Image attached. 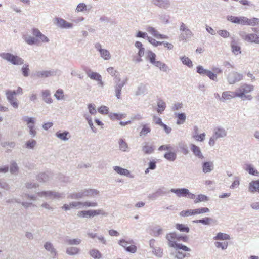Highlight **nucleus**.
Listing matches in <instances>:
<instances>
[{
	"label": "nucleus",
	"instance_id": "obj_4",
	"mask_svg": "<svg viewBox=\"0 0 259 259\" xmlns=\"http://www.w3.org/2000/svg\"><path fill=\"white\" fill-rule=\"evenodd\" d=\"M179 30L181 32L179 36V39L181 41L186 42L188 40L191 39L193 35L191 30L183 22L181 23Z\"/></svg>",
	"mask_w": 259,
	"mask_h": 259
},
{
	"label": "nucleus",
	"instance_id": "obj_42",
	"mask_svg": "<svg viewBox=\"0 0 259 259\" xmlns=\"http://www.w3.org/2000/svg\"><path fill=\"white\" fill-rule=\"evenodd\" d=\"M36 179L40 182H46L49 180V176L46 173L42 172L37 175Z\"/></svg>",
	"mask_w": 259,
	"mask_h": 259
},
{
	"label": "nucleus",
	"instance_id": "obj_63",
	"mask_svg": "<svg viewBox=\"0 0 259 259\" xmlns=\"http://www.w3.org/2000/svg\"><path fill=\"white\" fill-rule=\"evenodd\" d=\"M146 91V86L144 84H140L136 92V95L138 96L144 94Z\"/></svg>",
	"mask_w": 259,
	"mask_h": 259
},
{
	"label": "nucleus",
	"instance_id": "obj_6",
	"mask_svg": "<svg viewBox=\"0 0 259 259\" xmlns=\"http://www.w3.org/2000/svg\"><path fill=\"white\" fill-rule=\"evenodd\" d=\"M7 99L11 106L15 109L18 108L19 104L16 98V93L15 90H7L6 91Z\"/></svg>",
	"mask_w": 259,
	"mask_h": 259
},
{
	"label": "nucleus",
	"instance_id": "obj_56",
	"mask_svg": "<svg viewBox=\"0 0 259 259\" xmlns=\"http://www.w3.org/2000/svg\"><path fill=\"white\" fill-rule=\"evenodd\" d=\"M36 145V141L31 139L27 141L25 143L26 148L27 149H32Z\"/></svg>",
	"mask_w": 259,
	"mask_h": 259
},
{
	"label": "nucleus",
	"instance_id": "obj_22",
	"mask_svg": "<svg viewBox=\"0 0 259 259\" xmlns=\"http://www.w3.org/2000/svg\"><path fill=\"white\" fill-rule=\"evenodd\" d=\"M127 79L122 81L120 83H117L115 85V96L117 99H120L122 87L126 84Z\"/></svg>",
	"mask_w": 259,
	"mask_h": 259
},
{
	"label": "nucleus",
	"instance_id": "obj_34",
	"mask_svg": "<svg viewBox=\"0 0 259 259\" xmlns=\"http://www.w3.org/2000/svg\"><path fill=\"white\" fill-rule=\"evenodd\" d=\"M87 74L90 79L94 80H100V78H101V76L99 73L97 72H94L92 71L91 70H89L87 72Z\"/></svg>",
	"mask_w": 259,
	"mask_h": 259
},
{
	"label": "nucleus",
	"instance_id": "obj_16",
	"mask_svg": "<svg viewBox=\"0 0 259 259\" xmlns=\"http://www.w3.org/2000/svg\"><path fill=\"white\" fill-rule=\"evenodd\" d=\"M152 3L156 6L164 9H167L170 6L169 0H152Z\"/></svg>",
	"mask_w": 259,
	"mask_h": 259
},
{
	"label": "nucleus",
	"instance_id": "obj_25",
	"mask_svg": "<svg viewBox=\"0 0 259 259\" xmlns=\"http://www.w3.org/2000/svg\"><path fill=\"white\" fill-rule=\"evenodd\" d=\"M248 190L251 193L258 192L259 193V180L252 181L250 182Z\"/></svg>",
	"mask_w": 259,
	"mask_h": 259
},
{
	"label": "nucleus",
	"instance_id": "obj_13",
	"mask_svg": "<svg viewBox=\"0 0 259 259\" xmlns=\"http://www.w3.org/2000/svg\"><path fill=\"white\" fill-rule=\"evenodd\" d=\"M32 34L36 38L38 39L39 42L41 41L42 42H49V39L45 35H44L38 29L33 28L32 29Z\"/></svg>",
	"mask_w": 259,
	"mask_h": 259
},
{
	"label": "nucleus",
	"instance_id": "obj_23",
	"mask_svg": "<svg viewBox=\"0 0 259 259\" xmlns=\"http://www.w3.org/2000/svg\"><path fill=\"white\" fill-rule=\"evenodd\" d=\"M213 168L214 165L212 161L204 162L202 163V171L204 173L210 172Z\"/></svg>",
	"mask_w": 259,
	"mask_h": 259
},
{
	"label": "nucleus",
	"instance_id": "obj_5",
	"mask_svg": "<svg viewBox=\"0 0 259 259\" xmlns=\"http://www.w3.org/2000/svg\"><path fill=\"white\" fill-rule=\"evenodd\" d=\"M37 194L39 197H45L49 199H61L65 198L64 193L53 191L39 192Z\"/></svg>",
	"mask_w": 259,
	"mask_h": 259
},
{
	"label": "nucleus",
	"instance_id": "obj_35",
	"mask_svg": "<svg viewBox=\"0 0 259 259\" xmlns=\"http://www.w3.org/2000/svg\"><path fill=\"white\" fill-rule=\"evenodd\" d=\"M79 252L80 249L76 247H69L66 250V253L71 256L77 255Z\"/></svg>",
	"mask_w": 259,
	"mask_h": 259
},
{
	"label": "nucleus",
	"instance_id": "obj_61",
	"mask_svg": "<svg viewBox=\"0 0 259 259\" xmlns=\"http://www.w3.org/2000/svg\"><path fill=\"white\" fill-rule=\"evenodd\" d=\"M10 172L12 175H16L18 171V167L16 162H13L11 164L10 168Z\"/></svg>",
	"mask_w": 259,
	"mask_h": 259
},
{
	"label": "nucleus",
	"instance_id": "obj_26",
	"mask_svg": "<svg viewBox=\"0 0 259 259\" xmlns=\"http://www.w3.org/2000/svg\"><path fill=\"white\" fill-rule=\"evenodd\" d=\"M55 135L58 138L64 141H68L71 137L69 132L67 131H65L63 132L58 131L56 133Z\"/></svg>",
	"mask_w": 259,
	"mask_h": 259
},
{
	"label": "nucleus",
	"instance_id": "obj_41",
	"mask_svg": "<svg viewBox=\"0 0 259 259\" xmlns=\"http://www.w3.org/2000/svg\"><path fill=\"white\" fill-rule=\"evenodd\" d=\"M158 108L157 111L159 113H162L166 108V103L161 99H159L157 101Z\"/></svg>",
	"mask_w": 259,
	"mask_h": 259
},
{
	"label": "nucleus",
	"instance_id": "obj_10",
	"mask_svg": "<svg viewBox=\"0 0 259 259\" xmlns=\"http://www.w3.org/2000/svg\"><path fill=\"white\" fill-rule=\"evenodd\" d=\"M103 215L104 216L107 215V213L105 212L102 209H91L88 210H85V218H91L98 215Z\"/></svg>",
	"mask_w": 259,
	"mask_h": 259
},
{
	"label": "nucleus",
	"instance_id": "obj_52",
	"mask_svg": "<svg viewBox=\"0 0 259 259\" xmlns=\"http://www.w3.org/2000/svg\"><path fill=\"white\" fill-rule=\"evenodd\" d=\"M178 119L177 121V124L178 125L183 124L186 120V115L184 113H178L177 115Z\"/></svg>",
	"mask_w": 259,
	"mask_h": 259
},
{
	"label": "nucleus",
	"instance_id": "obj_7",
	"mask_svg": "<svg viewBox=\"0 0 259 259\" xmlns=\"http://www.w3.org/2000/svg\"><path fill=\"white\" fill-rule=\"evenodd\" d=\"M243 79V75L236 71H231L227 76V80L229 84H234Z\"/></svg>",
	"mask_w": 259,
	"mask_h": 259
},
{
	"label": "nucleus",
	"instance_id": "obj_53",
	"mask_svg": "<svg viewBox=\"0 0 259 259\" xmlns=\"http://www.w3.org/2000/svg\"><path fill=\"white\" fill-rule=\"evenodd\" d=\"M178 146L181 150V151L185 155H187L189 153V150L187 145L184 143H179Z\"/></svg>",
	"mask_w": 259,
	"mask_h": 259
},
{
	"label": "nucleus",
	"instance_id": "obj_45",
	"mask_svg": "<svg viewBox=\"0 0 259 259\" xmlns=\"http://www.w3.org/2000/svg\"><path fill=\"white\" fill-rule=\"evenodd\" d=\"M119 149L122 151L125 152L128 149V145L125 141L122 139H120L118 141Z\"/></svg>",
	"mask_w": 259,
	"mask_h": 259
},
{
	"label": "nucleus",
	"instance_id": "obj_1",
	"mask_svg": "<svg viewBox=\"0 0 259 259\" xmlns=\"http://www.w3.org/2000/svg\"><path fill=\"white\" fill-rule=\"evenodd\" d=\"M254 87L252 84L243 83L240 87L236 89L237 97L241 98L242 100H251L252 97L250 95H247L254 90Z\"/></svg>",
	"mask_w": 259,
	"mask_h": 259
},
{
	"label": "nucleus",
	"instance_id": "obj_40",
	"mask_svg": "<svg viewBox=\"0 0 259 259\" xmlns=\"http://www.w3.org/2000/svg\"><path fill=\"white\" fill-rule=\"evenodd\" d=\"M214 240H230V237L227 234L223 233L221 232L218 233L217 235L213 237Z\"/></svg>",
	"mask_w": 259,
	"mask_h": 259
},
{
	"label": "nucleus",
	"instance_id": "obj_12",
	"mask_svg": "<svg viewBox=\"0 0 259 259\" xmlns=\"http://www.w3.org/2000/svg\"><path fill=\"white\" fill-rule=\"evenodd\" d=\"M45 249L50 253L51 258H55L57 255V251L50 242H46L44 245Z\"/></svg>",
	"mask_w": 259,
	"mask_h": 259
},
{
	"label": "nucleus",
	"instance_id": "obj_19",
	"mask_svg": "<svg viewBox=\"0 0 259 259\" xmlns=\"http://www.w3.org/2000/svg\"><path fill=\"white\" fill-rule=\"evenodd\" d=\"M83 198L94 197L98 195L99 191L94 189H85L82 190Z\"/></svg>",
	"mask_w": 259,
	"mask_h": 259
},
{
	"label": "nucleus",
	"instance_id": "obj_18",
	"mask_svg": "<svg viewBox=\"0 0 259 259\" xmlns=\"http://www.w3.org/2000/svg\"><path fill=\"white\" fill-rule=\"evenodd\" d=\"M190 149L194 155L200 159H203L204 158L202 153L201 151V149L199 147L196 146L194 144L190 145Z\"/></svg>",
	"mask_w": 259,
	"mask_h": 259
},
{
	"label": "nucleus",
	"instance_id": "obj_21",
	"mask_svg": "<svg viewBox=\"0 0 259 259\" xmlns=\"http://www.w3.org/2000/svg\"><path fill=\"white\" fill-rule=\"evenodd\" d=\"M215 138H223L226 136L227 131L221 127H216L214 130V135Z\"/></svg>",
	"mask_w": 259,
	"mask_h": 259
},
{
	"label": "nucleus",
	"instance_id": "obj_11",
	"mask_svg": "<svg viewBox=\"0 0 259 259\" xmlns=\"http://www.w3.org/2000/svg\"><path fill=\"white\" fill-rule=\"evenodd\" d=\"M57 25L61 28L69 29L73 27V24L68 22L65 20L61 18H55Z\"/></svg>",
	"mask_w": 259,
	"mask_h": 259
},
{
	"label": "nucleus",
	"instance_id": "obj_60",
	"mask_svg": "<svg viewBox=\"0 0 259 259\" xmlns=\"http://www.w3.org/2000/svg\"><path fill=\"white\" fill-rule=\"evenodd\" d=\"M153 253L158 257L162 256V250L159 247H155L152 249Z\"/></svg>",
	"mask_w": 259,
	"mask_h": 259
},
{
	"label": "nucleus",
	"instance_id": "obj_62",
	"mask_svg": "<svg viewBox=\"0 0 259 259\" xmlns=\"http://www.w3.org/2000/svg\"><path fill=\"white\" fill-rule=\"evenodd\" d=\"M29 128V133L31 137H34L36 135V131L34 128V124H31L27 126Z\"/></svg>",
	"mask_w": 259,
	"mask_h": 259
},
{
	"label": "nucleus",
	"instance_id": "obj_30",
	"mask_svg": "<svg viewBox=\"0 0 259 259\" xmlns=\"http://www.w3.org/2000/svg\"><path fill=\"white\" fill-rule=\"evenodd\" d=\"M65 242L69 245H78L80 244L81 240L79 238H66Z\"/></svg>",
	"mask_w": 259,
	"mask_h": 259
},
{
	"label": "nucleus",
	"instance_id": "obj_28",
	"mask_svg": "<svg viewBox=\"0 0 259 259\" xmlns=\"http://www.w3.org/2000/svg\"><path fill=\"white\" fill-rule=\"evenodd\" d=\"M215 221L211 218L205 217L202 219L193 221V222L194 223H201L205 225H209L212 223H215Z\"/></svg>",
	"mask_w": 259,
	"mask_h": 259
},
{
	"label": "nucleus",
	"instance_id": "obj_2",
	"mask_svg": "<svg viewBox=\"0 0 259 259\" xmlns=\"http://www.w3.org/2000/svg\"><path fill=\"white\" fill-rule=\"evenodd\" d=\"M177 237V234L175 232H171L166 235V238L168 241V246L175 248L176 250L180 249L185 251H190V248L187 246L172 241V240L176 239Z\"/></svg>",
	"mask_w": 259,
	"mask_h": 259
},
{
	"label": "nucleus",
	"instance_id": "obj_36",
	"mask_svg": "<svg viewBox=\"0 0 259 259\" xmlns=\"http://www.w3.org/2000/svg\"><path fill=\"white\" fill-rule=\"evenodd\" d=\"M126 116V114L125 113H110L109 115V117L111 120H120L123 118H124Z\"/></svg>",
	"mask_w": 259,
	"mask_h": 259
},
{
	"label": "nucleus",
	"instance_id": "obj_51",
	"mask_svg": "<svg viewBox=\"0 0 259 259\" xmlns=\"http://www.w3.org/2000/svg\"><path fill=\"white\" fill-rule=\"evenodd\" d=\"M68 197L72 199H79L83 198L82 190L77 193H71L69 195Z\"/></svg>",
	"mask_w": 259,
	"mask_h": 259
},
{
	"label": "nucleus",
	"instance_id": "obj_17",
	"mask_svg": "<svg viewBox=\"0 0 259 259\" xmlns=\"http://www.w3.org/2000/svg\"><path fill=\"white\" fill-rule=\"evenodd\" d=\"M170 192L175 193L178 197H186L187 194H188V189L187 188H171Z\"/></svg>",
	"mask_w": 259,
	"mask_h": 259
},
{
	"label": "nucleus",
	"instance_id": "obj_49",
	"mask_svg": "<svg viewBox=\"0 0 259 259\" xmlns=\"http://www.w3.org/2000/svg\"><path fill=\"white\" fill-rule=\"evenodd\" d=\"M153 236L158 237L162 234L163 229L160 226L154 227L152 230Z\"/></svg>",
	"mask_w": 259,
	"mask_h": 259
},
{
	"label": "nucleus",
	"instance_id": "obj_54",
	"mask_svg": "<svg viewBox=\"0 0 259 259\" xmlns=\"http://www.w3.org/2000/svg\"><path fill=\"white\" fill-rule=\"evenodd\" d=\"M100 53L101 57L104 60H109L111 57L110 54L107 50L103 49V50L101 51Z\"/></svg>",
	"mask_w": 259,
	"mask_h": 259
},
{
	"label": "nucleus",
	"instance_id": "obj_31",
	"mask_svg": "<svg viewBox=\"0 0 259 259\" xmlns=\"http://www.w3.org/2000/svg\"><path fill=\"white\" fill-rule=\"evenodd\" d=\"M231 46L232 51L235 55H236L241 53L240 47L237 45V42L235 40L232 41Z\"/></svg>",
	"mask_w": 259,
	"mask_h": 259
},
{
	"label": "nucleus",
	"instance_id": "obj_46",
	"mask_svg": "<svg viewBox=\"0 0 259 259\" xmlns=\"http://www.w3.org/2000/svg\"><path fill=\"white\" fill-rule=\"evenodd\" d=\"M183 64L191 68L193 66L192 61L187 57L184 56L180 58Z\"/></svg>",
	"mask_w": 259,
	"mask_h": 259
},
{
	"label": "nucleus",
	"instance_id": "obj_3",
	"mask_svg": "<svg viewBox=\"0 0 259 259\" xmlns=\"http://www.w3.org/2000/svg\"><path fill=\"white\" fill-rule=\"evenodd\" d=\"M0 57L3 59L10 62L13 65H20L23 64L24 60L21 57L9 53H2Z\"/></svg>",
	"mask_w": 259,
	"mask_h": 259
},
{
	"label": "nucleus",
	"instance_id": "obj_9",
	"mask_svg": "<svg viewBox=\"0 0 259 259\" xmlns=\"http://www.w3.org/2000/svg\"><path fill=\"white\" fill-rule=\"evenodd\" d=\"M155 149V146L150 142H144L142 143V150L145 154H152Z\"/></svg>",
	"mask_w": 259,
	"mask_h": 259
},
{
	"label": "nucleus",
	"instance_id": "obj_48",
	"mask_svg": "<svg viewBox=\"0 0 259 259\" xmlns=\"http://www.w3.org/2000/svg\"><path fill=\"white\" fill-rule=\"evenodd\" d=\"M154 65L164 72H166L168 69V66L161 61H156Z\"/></svg>",
	"mask_w": 259,
	"mask_h": 259
},
{
	"label": "nucleus",
	"instance_id": "obj_57",
	"mask_svg": "<svg viewBox=\"0 0 259 259\" xmlns=\"http://www.w3.org/2000/svg\"><path fill=\"white\" fill-rule=\"evenodd\" d=\"M190 254L189 253L186 254L180 251H176L175 257L177 259H183L186 257H189Z\"/></svg>",
	"mask_w": 259,
	"mask_h": 259
},
{
	"label": "nucleus",
	"instance_id": "obj_14",
	"mask_svg": "<svg viewBox=\"0 0 259 259\" xmlns=\"http://www.w3.org/2000/svg\"><path fill=\"white\" fill-rule=\"evenodd\" d=\"M235 97H237L236 90L234 92L225 91L223 92L221 98H220V100L224 102L226 100H231Z\"/></svg>",
	"mask_w": 259,
	"mask_h": 259
},
{
	"label": "nucleus",
	"instance_id": "obj_37",
	"mask_svg": "<svg viewBox=\"0 0 259 259\" xmlns=\"http://www.w3.org/2000/svg\"><path fill=\"white\" fill-rule=\"evenodd\" d=\"M151 132V128L147 124L142 125V128L139 133L140 137H145Z\"/></svg>",
	"mask_w": 259,
	"mask_h": 259
},
{
	"label": "nucleus",
	"instance_id": "obj_38",
	"mask_svg": "<svg viewBox=\"0 0 259 259\" xmlns=\"http://www.w3.org/2000/svg\"><path fill=\"white\" fill-rule=\"evenodd\" d=\"M113 169L118 174L123 175V176H128L130 174L129 171L126 169L120 167L119 166H114L113 167Z\"/></svg>",
	"mask_w": 259,
	"mask_h": 259
},
{
	"label": "nucleus",
	"instance_id": "obj_44",
	"mask_svg": "<svg viewBox=\"0 0 259 259\" xmlns=\"http://www.w3.org/2000/svg\"><path fill=\"white\" fill-rule=\"evenodd\" d=\"M209 200L208 197L203 194H199L195 198L194 202L195 204L198 203L200 202H207Z\"/></svg>",
	"mask_w": 259,
	"mask_h": 259
},
{
	"label": "nucleus",
	"instance_id": "obj_43",
	"mask_svg": "<svg viewBox=\"0 0 259 259\" xmlns=\"http://www.w3.org/2000/svg\"><path fill=\"white\" fill-rule=\"evenodd\" d=\"M164 157L168 161H174L177 158V154L173 152H169L164 154Z\"/></svg>",
	"mask_w": 259,
	"mask_h": 259
},
{
	"label": "nucleus",
	"instance_id": "obj_20",
	"mask_svg": "<svg viewBox=\"0 0 259 259\" xmlns=\"http://www.w3.org/2000/svg\"><path fill=\"white\" fill-rule=\"evenodd\" d=\"M245 17H236L233 16H228L227 17V20L236 24H239L245 25Z\"/></svg>",
	"mask_w": 259,
	"mask_h": 259
},
{
	"label": "nucleus",
	"instance_id": "obj_64",
	"mask_svg": "<svg viewBox=\"0 0 259 259\" xmlns=\"http://www.w3.org/2000/svg\"><path fill=\"white\" fill-rule=\"evenodd\" d=\"M147 30L148 32H149L150 33H151L154 37H157L158 36L159 32L153 27L149 26Z\"/></svg>",
	"mask_w": 259,
	"mask_h": 259
},
{
	"label": "nucleus",
	"instance_id": "obj_50",
	"mask_svg": "<svg viewBox=\"0 0 259 259\" xmlns=\"http://www.w3.org/2000/svg\"><path fill=\"white\" fill-rule=\"evenodd\" d=\"M176 228L181 232H185L186 233H188L190 230V229L188 226L181 224H177L176 225Z\"/></svg>",
	"mask_w": 259,
	"mask_h": 259
},
{
	"label": "nucleus",
	"instance_id": "obj_27",
	"mask_svg": "<svg viewBox=\"0 0 259 259\" xmlns=\"http://www.w3.org/2000/svg\"><path fill=\"white\" fill-rule=\"evenodd\" d=\"M244 169L247 171L250 175L259 176V172L253 167L251 164H246L244 166Z\"/></svg>",
	"mask_w": 259,
	"mask_h": 259
},
{
	"label": "nucleus",
	"instance_id": "obj_29",
	"mask_svg": "<svg viewBox=\"0 0 259 259\" xmlns=\"http://www.w3.org/2000/svg\"><path fill=\"white\" fill-rule=\"evenodd\" d=\"M245 25L252 26L259 25V18L254 17L249 19L245 17Z\"/></svg>",
	"mask_w": 259,
	"mask_h": 259
},
{
	"label": "nucleus",
	"instance_id": "obj_59",
	"mask_svg": "<svg viewBox=\"0 0 259 259\" xmlns=\"http://www.w3.org/2000/svg\"><path fill=\"white\" fill-rule=\"evenodd\" d=\"M209 70L205 69L202 66H198L197 67V72L201 75H206Z\"/></svg>",
	"mask_w": 259,
	"mask_h": 259
},
{
	"label": "nucleus",
	"instance_id": "obj_55",
	"mask_svg": "<svg viewBox=\"0 0 259 259\" xmlns=\"http://www.w3.org/2000/svg\"><path fill=\"white\" fill-rule=\"evenodd\" d=\"M54 96L58 100L64 99V92L62 89H58L55 93Z\"/></svg>",
	"mask_w": 259,
	"mask_h": 259
},
{
	"label": "nucleus",
	"instance_id": "obj_58",
	"mask_svg": "<svg viewBox=\"0 0 259 259\" xmlns=\"http://www.w3.org/2000/svg\"><path fill=\"white\" fill-rule=\"evenodd\" d=\"M22 120L27 123V126L28 125L35 123V119L33 117H29L25 116L22 117Z\"/></svg>",
	"mask_w": 259,
	"mask_h": 259
},
{
	"label": "nucleus",
	"instance_id": "obj_24",
	"mask_svg": "<svg viewBox=\"0 0 259 259\" xmlns=\"http://www.w3.org/2000/svg\"><path fill=\"white\" fill-rule=\"evenodd\" d=\"M22 38L25 42L29 45H37L39 42L38 39L31 35H23Z\"/></svg>",
	"mask_w": 259,
	"mask_h": 259
},
{
	"label": "nucleus",
	"instance_id": "obj_33",
	"mask_svg": "<svg viewBox=\"0 0 259 259\" xmlns=\"http://www.w3.org/2000/svg\"><path fill=\"white\" fill-rule=\"evenodd\" d=\"M42 96L44 101L48 104H51L53 102L52 99L50 97V92L49 90H45L42 92Z\"/></svg>",
	"mask_w": 259,
	"mask_h": 259
},
{
	"label": "nucleus",
	"instance_id": "obj_47",
	"mask_svg": "<svg viewBox=\"0 0 259 259\" xmlns=\"http://www.w3.org/2000/svg\"><path fill=\"white\" fill-rule=\"evenodd\" d=\"M210 210L207 207H201L193 209L194 215L209 212Z\"/></svg>",
	"mask_w": 259,
	"mask_h": 259
},
{
	"label": "nucleus",
	"instance_id": "obj_15",
	"mask_svg": "<svg viewBox=\"0 0 259 259\" xmlns=\"http://www.w3.org/2000/svg\"><path fill=\"white\" fill-rule=\"evenodd\" d=\"M169 191L167 190V189L164 187H162L159 188L157 191L152 194L150 197L152 200H155L158 197L163 196L167 195Z\"/></svg>",
	"mask_w": 259,
	"mask_h": 259
},
{
	"label": "nucleus",
	"instance_id": "obj_39",
	"mask_svg": "<svg viewBox=\"0 0 259 259\" xmlns=\"http://www.w3.org/2000/svg\"><path fill=\"white\" fill-rule=\"evenodd\" d=\"M247 42L259 44V35L254 33L249 34Z\"/></svg>",
	"mask_w": 259,
	"mask_h": 259
},
{
	"label": "nucleus",
	"instance_id": "obj_32",
	"mask_svg": "<svg viewBox=\"0 0 259 259\" xmlns=\"http://www.w3.org/2000/svg\"><path fill=\"white\" fill-rule=\"evenodd\" d=\"M89 253L94 259H101L102 257V253L96 249L90 250Z\"/></svg>",
	"mask_w": 259,
	"mask_h": 259
},
{
	"label": "nucleus",
	"instance_id": "obj_8",
	"mask_svg": "<svg viewBox=\"0 0 259 259\" xmlns=\"http://www.w3.org/2000/svg\"><path fill=\"white\" fill-rule=\"evenodd\" d=\"M56 75V72L54 70H42L36 71L33 73V76L37 78H46Z\"/></svg>",
	"mask_w": 259,
	"mask_h": 259
}]
</instances>
